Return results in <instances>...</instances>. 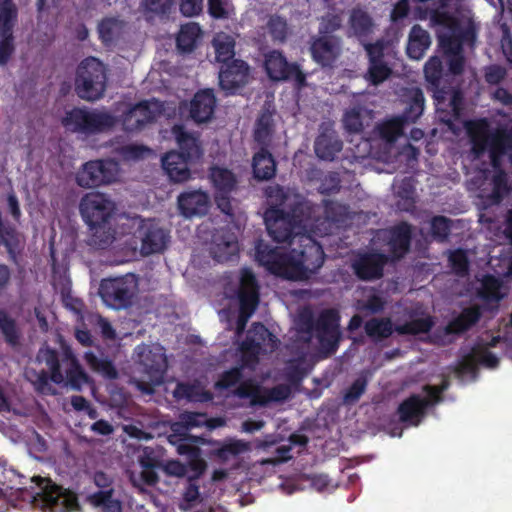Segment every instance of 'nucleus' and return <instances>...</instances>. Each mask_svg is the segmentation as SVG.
<instances>
[{
	"mask_svg": "<svg viewBox=\"0 0 512 512\" xmlns=\"http://www.w3.org/2000/svg\"><path fill=\"white\" fill-rule=\"evenodd\" d=\"M272 205L264 213V222L271 238L277 243L291 244L294 238L311 226L312 207L305 201L287 203L289 197L281 187L268 192Z\"/></svg>",
	"mask_w": 512,
	"mask_h": 512,
	"instance_id": "f257e3e1",
	"label": "nucleus"
},
{
	"mask_svg": "<svg viewBox=\"0 0 512 512\" xmlns=\"http://www.w3.org/2000/svg\"><path fill=\"white\" fill-rule=\"evenodd\" d=\"M116 210L115 202L101 192H89L80 200L79 211L91 233V242L99 248H106L113 242L111 221Z\"/></svg>",
	"mask_w": 512,
	"mask_h": 512,
	"instance_id": "f03ea898",
	"label": "nucleus"
},
{
	"mask_svg": "<svg viewBox=\"0 0 512 512\" xmlns=\"http://www.w3.org/2000/svg\"><path fill=\"white\" fill-rule=\"evenodd\" d=\"M172 134L179 151H170L162 158V167L170 180L182 183L190 179L189 165L196 163L203 156V149L198 137L186 131L181 124L172 127Z\"/></svg>",
	"mask_w": 512,
	"mask_h": 512,
	"instance_id": "7ed1b4c3",
	"label": "nucleus"
},
{
	"mask_svg": "<svg viewBox=\"0 0 512 512\" xmlns=\"http://www.w3.org/2000/svg\"><path fill=\"white\" fill-rule=\"evenodd\" d=\"M424 75L428 84L427 89L432 97L437 111L448 112L454 117L460 115L463 104V94L457 87L443 80V64L438 56H432L424 65Z\"/></svg>",
	"mask_w": 512,
	"mask_h": 512,
	"instance_id": "20e7f679",
	"label": "nucleus"
},
{
	"mask_svg": "<svg viewBox=\"0 0 512 512\" xmlns=\"http://www.w3.org/2000/svg\"><path fill=\"white\" fill-rule=\"evenodd\" d=\"M117 123L116 117L107 111L74 107L66 111L61 120L69 132L84 136H94L111 130Z\"/></svg>",
	"mask_w": 512,
	"mask_h": 512,
	"instance_id": "39448f33",
	"label": "nucleus"
},
{
	"mask_svg": "<svg viewBox=\"0 0 512 512\" xmlns=\"http://www.w3.org/2000/svg\"><path fill=\"white\" fill-rule=\"evenodd\" d=\"M106 82V68L101 61L95 57L81 61L75 78V90L80 98L88 101L100 99L106 90Z\"/></svg>",
	"mask_w": 512,
	"mask_h": 512,
	"instance_id": "423d86ee",
	"label": "nucleus"
},
{
	"mask_svg": "<svg viewBox=\"0 0 512 512\" xmlns=\"http://www.w3.org/2000/svg\"><path fill=\"white\" fill-rule=\"evenodd\" d=\"M139 364L142 371L147 375L148 382L139 381L138 388L146 393H152L153 387L164 381L168 368V361L164 347L160 345H139L136 348Z\"/></svg>",
	"mask_w": 512,
	"mask_h": 512,
	"instance_id": "0eeeda50",
	"label": "nucleus"
},
{
	"mask_svg": "<svg viewBox=\"0 0 512 512\" xmlns=\"http://www.w3.org/2000/svg\"><path fill=\"white\" fill-rule=\"evenodd\" d=\"M119 164L113 159H97L85 162L76 173V183L82 188H94L116 181Z\"/></svg>",
	"mask_w": 512,
	"mask_h": 512,
	"instance_id": "6e6552de",
	"label": "nucleus"
},
{
	"mask_svg": "<svg viewBox=\"0 0 512 512\" xmlns=\"http://www.w3.org/2000/svg\"><path fill=\"white\" fill-rule=\"evenodd\" d=\"M260 286L257 278L250 268H242L238 287L239 316L237 331L245 329L247 321L253 315L260 301Z\"/></svg>",
	"mask_w": 512,
	"mask_h": 512,
	"instance_id": "1a4fd4ad",
	"label": "nucleus"
},
{
	"mask_svg": "<svg viewBox=\"0 0 512 512\" xmlns=\"http://www.w3.org/2000/svg\"><path fill=\"white\" fill-rule=\"evenodd\" d=\"M137 283L134 276L103 279L99 287V295L103 302L116 310L131 306L135 296Z\"/></svg>",
	"mask_w": 512,
	"mask_h": 512,
	"instance_id": "9d476101",
	"label": "nucleus"
},
{
	"mask_svg": "<svg viewBox=\"0 0 512 512\" xmlns=\"http://www.w3.org/2000/svg\"><path fill=\"white\" fill-rule=\"evenodd\" d=\"M389 261L388 254L376 250L359 251L353 255L350 267L358 280L373 282L384 277V269Z\"/></svg>",
	"mask_w": 512,
	"mask_h": 512,
	"instance_id": "9b49d317",
	"label": "nucleus"
},
{
	"mask_svg": "<svg viewBox=\"0 0 512 512\" xmlns=\"http://www.w3.org/2000/svg\"><path fill=\"white\" fill-rule=\"evenodd\" d=\"M37 361L44 363L50 371V374L46 370L39 372L31 370L28 372V378L34 384L37 391L41 393L51 392L49 381L55 384H62L64 382L60 357L55 349L49 347L41 348L37 354Z\"/></svg>",
	"mask_w": 512,
	"mask_h": 512,
	"instance_id": "f8f14e48",
	"label": "nucleus"
},
{
	"mask_svg": "<svg viewBox=\"0 0 512 512\" xmlns=\"http://www.w3.org/2000/svg\"><path fill=\"white\" fill-rule=\"evenodd\" d=\"M264 67L272 81L293 80L297 88L306 85V75L302 72L300 66L297 63L288 62L283 53L278 50H272L265 55Z\"/></svg>",
	"mask_w": 512,
	"mask_h": 512,
	"instance_id": "ddd939ff",
	"label": "nucleus"
},
{
	"mask_svg": "<svg viewBox=\"0 0 512 512\" xmlns=\"http://www.w3.org/2000/svg\"><path fill=\"white\" fill-rule=\"evenodd\" d=\"M386 48L387 42L384 39L364 44V50L368 59V68L364 78L374 86L382 84L390 78L393 72L388 62L384 59Z\"/></svg>",
	"mask_w": 512,
	"mask_h": 512,
	"instance_id": "4468645a",
	"label": "nucleus"
},
{
	"mask_svg": "<svg viewBox=\"0 0 512 512\" xmlns=\"http://www.w3.org/2000/svg\"><path fill=\"white\" fill-rule=\"evenodd\" d=\"M141 241V253L145 256L162 253L170 241V233L155 219H142L136 231Z\"/></svg>",
	"mask_w": 512,
	"mask_h": 512,
	"instance_id": "2eb2a0df",
	"label": "nucleus"
},
{
	"mask_svg": "<svg viewBox=\"0 0 512 512\" xmlns=\"http://www.w3.org/2000/svg\"><path fill=\"white\" fill-rule=\"evenodd\" d=\"M209 179L215 188V203L226 215H232L231 193L237 185L236 175L228 168L212 166L209 169Z\"/></svg>",
	"mask_w": 512,
	"mask_h": 512,
	"instance_id": "dca6fc26",
	"label": "nucleus"
},
{
	"mask_svg": "<svg viewBox=\"0 0 512 512\" xmlns=\"http://www.w3.org/2000/svg\"><path fill=\"white\" fill-rule=\"evenodd\" d=\"M316 336L321 348L328 354H334L341 340L339 316L334 310L323 311L315 324Z\"/></svg>",
	"mask_w": 512,
	"mask_h": 512,
	"instance_id": "f3484780",
	"label": "nucleus"
},
{
	"mask_svg": "<svg viewBox=\"0 0 512 512\" xmlns=\"http://www.w3.org/2000/svg\"><path fill=\"white\" fill-rule=\"evenodd\" d=\"M249 78V66L240 59H234L221 66L219 84L227 94H234L245 86Z\"/></svg>",
	"mask_w": 512,
	"mask_h": 512,
	"instance_id": "a211bd4d",
	"label": "nucleus"
},
{
	"mask_svg": "<svg viewBox=\"0 0 512 512\" xmlns=\"http://www.w3.org/2000/svg\"><path fill=\"white\" fill-rule=\"evenodd\" d=\"M38 496L41 498L43 507L51 512H68L78 505L77 497L73 493L51 484L50 481H47Z\"/></svg>",
	"mask_w": 512,
	"mask_h": 512,
	"instance_id": "6ab92c4d",
	"label": "nucleus"
},
{
	"mask_svg": "<svg viewBox=\"0 0 512 512\" xmlns=\"http://www.w3.org/2000/svg\"><path fill=\"white\" fill-rule=\"evenodd\" d=\"M313 60L322 67H332L341 55V40L331 35L315 38L310 47Z\"/></svg>",
	"mask_w": 512,
	"mask_h": 512,
	"instance_id": "aec40b11",
	"label": "nucleus"
},
{
	"mask_svg": "<svg viewBox=\"0 0 512 512\" xmlns=\"http://www.w3.org/2000/svg\"><path fill=\"white\" fill-rule=\"evenodd\" d=\"M163 449L159 447H144L139 456L141 467V480L148 486H155L159 482L158 471L163 466Z\"/></svg>",
	"mask_w": 512,
	"mask_h": 512,
	"instance_id": "412c9836",
	"label": "nucleus"
},
{
	"mask_svg": "<svg viewBox=\"0 0 512 512\" xmlns=\"http://www.w3.org/2000/svg\"><path fill=\"white\" fill-rule=\"evenodd\" d=\"M301 249L297 251L292 249V253L297 254L299 259L304 263L309 272L315 274L323 265L325 259V253L323 247L307 232L300 235L298 239Z\"/></svg>",
	"mask_w": 512,
	"mask_h": 512,
	"instance_id": "4be33fe9",
	"label": "nucleus"
},
{
	"mask_svg": "<svg viewBox=\"0 0 512 512\" xmlns=\"http://www.w3.org/2000/svg\"><path fill=\"white\" fill-rule=\"evenodd\" d=\"M155 120L156 112L151 108L149 102L141 101L123 113L122 126L126 132L132 133L142 130Z\"/></svg>",
	"mask_w": 512,
	"mask_h": 512,
	"instance_id": "5701e85b",
	"label": "nucleus"
},
{
	"mask_svg": "<svg viewBox=\"0 0 512 512\" xmlns=\"http://www.w3.org/2000/svg\"><path fill=\"white\" fill-rule=\"evenodd\" d=\"M429 406H431V402L428 398H423L418 394H412L403 400L397 408L400 422L418 426Z\"/></svg>",
	"mask_w": 512,
	"mask_h": 512,
	"instance_id": "b1692460",
	"label": "nucleus"
},
{
	"mask_svg": "<svg viewBox=\"0 0 512 512\" xmlns=\"http://www.w3.org/2000/svg\"><path fill=\"white\" fill-rule=\"evenodd\" d=\"M238 252V240L234 233L222 230L213 235L210 253L217 262L232 261Z\"/></svg>",
	"mask_w": 512,
	"mask_h": 512,
	"instance_id": "393cba45",
	"label": "nucleus"
},
{
	"mask_svg": "<svg viewBox=\"0 0 512 512\" xmlns=\"http://www.w3.org/2000/svg\"><path fill=\"white\" fill-rule=\"evenodd\" d=\"M216 107V97L212 89H203L195 93L190 102V117L200 124L212 119Z\"/></svg>",
	"mask_w": 512,
	"mask_h": 512,
	"instance_id": "a878e982",
	"label": "nucleus"
},
{
	"mask_svg": "<svg viewBox=\"0 0 512 512\" xmlns=\"http://www.w3.org/2000/svg\"><path fill=\"white\" fill-rule=\"evenodd\" d=\"M61 368L64 367V381L74 390H80L88 382V375L69 347H66L60 358Z\"/></svg>",
	"mask_w": 512,
	"mask_h": 512,
	"instance_id": "bb28decb",
	"label": "nucleus"
},
{
	"mask_svg": "<svg viewBox=\"0 0 512 512\" xmlns=\"http://www.w3.org/2000/svg\"><path fill=\"white\" fill-rule=\"evenodd\" d=\"M412 230L407 222H401L390 230L388 241L390 259L400 260L404 257L411 245Z\"/></svg>",
	"mask_w": 512,
	"mask_h": 512,
	"instance_id": "cd10ccee",
	"label": "nucleus"
},
{
	"mask_svg": "<svg viewBox=\"0 0 512 512\" xmlns=\"http://www.w3.org/2000/svg\"><path fill=\"white\" fill-rule=\"evenodd\" d=\"M343 148V142L334 130L325 129L320 132L314 142V152L320 160L334 161Z\"/></svg>",
	"mask_w": 512,
	"mask_h": 512,
	"instance_id": "c85d7f7f",
	"label": "nucleus"
},
{
	"mask_svg": "<svg viewBox=\"0 0 512 512\" xmlns=\"http://www.w3.org/2000/svg\"><path fill=\"white\" fill-rule=\"evenodd\" d=\"M209 203L208 194L200 190L185 192L178 196V207L185 217L205 215Z\"/></svg>",
	"mask_w": 512,
	"mask_h": 512,
	"instance_id": "c756f323",
	"label": "nucleus"
},
{
	"mask_svg": "<svg viewBox=\"0 0 512 512\" xmlns=\"http://www.w3.org/2000/svg\"><path fill=\"white\" fill-rule=\"evenodd\" d=\"M482 311L478 305L464 308L459 315L451 319L445 326L447 335H461L469 331L481 319Z\"/></svg>",
	"mask_w": 512,
	"mask_h": 512,
	"instance_id": "7c9ffc66",
	"label": "nucleus"
},
{
	"mask_svg": "<svg viewBox=\"0 0 512 512\" xmlns=\"http://www.w3.org/2000/svg\"><path fill=\"white\" fill-rule=\"evenodd\" d=\"M214 446L215 447L211 450V456L220 463H226L251 450L249 442L236 438H227L223 441H217Z\"/></svg>",
	"mask_w": 512,
	"mask_h": 512,
	"instance_id": "2f4dec72",
	"label": "nucleus"
},
{
	"mask_svg": "<svg viewBox=\"0 0 512 512\" xmlns=\"http://www.w3.org/2000/svg\"><path fill=\"white\" fill-rule=\"evenodd\" d=\"M272 336V333L263 323H253L247 333L246 339L241 344V349L243 352L251 353L253 359L256 361L258 354L262 350V346L267 340H271Z\"/></svg>",
	"mask_w": 512,
	"mask_h": 512,
	"instance_id": "473e14b6",
	"label": "nucleus"
},
{
	"mask_svg": "<svg viewBox=\"0 0 512 512\" xmlns=\"http://www.w3.org/2000/svg\"><path fill=\"white\" fill-rule=\"evenodd\" d=\"M256 260L269 272L275 274L287 252L279 247H271L269 244L259 240L255 247Z\"/></svg>",
	"mask_w": 512,
	"mask_h": 512,
	"instance_id": "72a5a7b5",
	"label": "nucleus"
},
{
	"mask_svg": "<svg viewBox=\"0 0 512 512\" xmlns=\"http://www.w3.org/2000/svg\"><path fill=\"white\" fill-rule=\"evenodd\" d=\"M294 253H286L280 264V269L275 275L293 281L308 280L312 274L309 272L304 263L293 255Z\"/></svg>",
	"mask_w": 512,
	"mask_h": 512,
	"instance_id": "f704fd0d",
	"label": "nucleus"
},
{
	"mask_svg": "<svg viewBox=\"0 0 512 512\" xmlns=\"http://www.w3.org/2000/svg\"><path fill=\"white\" fill-rule=\"evenodd\" d=\"M274 130L273 113L269 110L262 111L255 122L253 131V139L260 146V149H264V147L269 149Z\"/></svg>",
	"mask_w": 512,
	"mask_h": 512,
	"instance_id": "c9c22d12",
	"label": "nucleus"
},
{
	"mask_svg": "<svg viewBox=\"0 0 512 512\" xmlns=\"http://www.w3.org/2000/svg\"><path fill=\"white\" fill-rule=\"evenodd\" d=\"M349 26L352 34L363 47L365 43H369L368 39L373 32L374 23L367 12L361 9H353L349 18Z\"/></svg>",
	"mask_w": 512,
	"mask_h": 512,
	"instance_id": "e433bc0d",
	"label": "nucleus"
},
{
	"mask_svg": "<svg viewBox=\"0 0 512 512\" xmlns=\"http://www.w3.org/2000/svg\"><path fill=\"white\" fill-rule=\"evenodd\" d=\"M431 44L429 33L420 25L415 24L409 33L407 55L414 60L421 59Z\"/></svg>",
	"mask_w": 512,
	"mask_h": 512,
	"instance_id": "4c0bfd02",
	"label": "nucleus"
},
{
	"mask_svg": "<svg viewBox=\"0 0 512 512\" xmlns=\"http://www.w3.org/2000/svg\"><path fill=\"white\" fill-rule=\"evenodd\" d=\"M252 170L257 180H270L276 174V161L269 149H259L253 156Z\"/></svg>",
	"mask_w": 512,
	"mask_h": 512,
	"instance_id": "58836bf2",
	"label": "nucleus"
},
{
	"mask_svg": "<svg viewBox=\"0 0 512 512\" xmlns=\"http://www.w3.org/2000/svg\"><path fill=\"white\" fill-rule=\"evenodd\" d=\"M115 489L96 491L87 496L90 505L101 508L102 512H123L122 502L114 497Z\"/></svg>",
	"mask_w": 512,
	"mask_h": 512,
	"instance_id": "ea45409f",
	"label": "nucleus"
},
{
	"mask_svg": "<svg viewBox=\"0 0 512 512\" xmlns=\"http://www.w3.org/2000/svg\"><path fill=\"white\" fill-rule=\"evenodd\" d=\"M201 35L200 26L196 23L182 25L176 38L177 49L182 53H190Z\"/></svg>",
	"mask_w": 512,
	"mask_h": 512,
	"instance_id": "a19ab883",
	"label": "nucleus"
},
{
	"mask_svg": "<svg viewBox=\"0 0 512 512\" xmlns=\"http://www.w3.org/2000/svg\"><path fill=\"white\" fill-rule=\"evenodd\" d=\"M366 335L374 341L389 338L395 328L390 318H371L364 324Z\"/></svg>",
	"mask_w": 512,
	"mask_h": 512,
	"instance_id": "79ce46f5",
	"label": "nucleus"
},
{
	"mask_svg": "<svg viewBox=\"0 0 512 512\" xmlns=\"http://www.w3.org/2000/svg\"><path fill=\"white\" fill-rule=\"evenodd\" d=\"M125 22L117 17H106L98 24L99 38L105 45L111 44L123 32Z\"/></svg>",
	"mask_w": 512,
	"mask_h": 512,
	"instance_id": "37998d69",
	"label": "nucleus"
},
{
	"mask_svg": "<svg viewBox=\"0 0 512 512\" xmlns=\"http://www.w3.org/2000/svg\"><path fill=\"white\" fill-rule=\"evenodd\" d=\"M425 98L422 90L415 89L402 115L399 118L405 123H415L423 114Z\"/></svg>",
	"mask_w": 512,
	"mask_h": 512,
	"instance_id": "c03bdc74",
	"label": "nucleus"
},
{
	"mask_svg": "<svg viewBox=\"0 0 512 512\" xmlns=\"http://www.w3.org/2000/svg\"><path fill=\"white\" fill-rule=\"evenodd\" d=\"M0 332L8 345L11 347L19 345L21 333L16 320L4 309H0Z\"/></svg>",
	"mask_w": 512,
	"mask_h": 512,
	"instance_id": "a18cd8bd",
	"label": "nucleus"
},
{
	"mask_svg": "<svg viewBox=\"0 0 512 512\" xmlns=\"http://www.w3.org/2000/svg\"><path fill=\"white\" fill-rule=\"evenodd\" d=\"M18 9L13 0H0V33H13Z\"/></svg>",
	"mask_w": 512,
	"mask_h": 512,
	"instance_id": "49530a36",
	"label": "nucleus"
},
{
	"mask_svg": "<svg viewBox=\"0 0 512 512\" xmlns=\"http://www.w3.org/2000/svg\"><path fill=\"white\" fill-rule=\"evenodd\" d=\"M216 60L222 64L234 60L235 40L226 34L218 35L213 39Z\"/></svg>",
	"mask_w": 512,
	"mask_h": 512,
	"instance_id": "de8ad7c7",
	"label": "nucleus"
},
{
	"mask_svg": "<svg viewBox=\"0 0 512 512\" xmlns=\"http://www.w3.org/2000/svg\"><path fill=\"white\" fill-rule=\"evenodd\" d=\"M434 326V320L431 316L412 319L404 324L395 326V332L399 335H418L431 331Z\"/></svg>",
	"mask_w": 512,
	"mask_h": 512,
	"instance_id": "09e8293b",
	"label": "nucleus"
},
{
	"mask_svg": "<svg viewBox=\"0 0 512 512\" xmlns=\"http://www.w3.org/2000/svg\"><path fill=\"white\" fill-rule=\"evenodd\" d=\"M491 199L494 203H500L503 198L510 192L508 184V174L502 168L495 171L492 177Z\"/></svg>",
	"mask_w": 512,
	"mask_h": 512,
	"instance_id": "8fccbe9b",
	"label": "nucleus"
},
{
	"mask_svg": "<svg viewBox=\"0 0 512 512\" xmlns=\"http://www.w3.org/2000/svg\"><path fill=\"white\" fill-rule=\"evenodd\" d=\"M405 123L398 117L390 119L378 127L382 139L393 142L404 133Z\"/></svg>",
	"mask_w": 512,
	"mask_h": 512,
	"instance_id": "3c124183",
	"label": "nucleus"
},
{
	"mask_svg": "<svg viewBox=\"0 0 512 512\" xmlns=\"http://www.w3.org/2000/svg\"><path fill=\"white\" fill-rule=\"evenodd\" d=\"M448 262L452 271L458 276H466L469 272V259L464 249L450 251Z\"/></svg>",
	"mask_w": 512,
	"mask_h": 512,
	"instance_id": "603ef678",
	"label": "nucleus"
},
{
	"mask_svg": "<svg viewBox=\"0 0 512 512\" xmlns=\"http://www.w3.org/2000/svg\"><path fill=\"white\" fill-rule=\"evenodd\" d=\"M364 110L361 107H353L347 110L343 116V126L349 133L362 132Z\"/></svg>",
	"mask_w": 512,
	"mask_h": 512,
	"instance_id": "864d4df0",
	"label": "nucleus"
},
{
	"mask_svg": "<svg viewBox=\"0 0 512 512\" xmlns=\"http://www.w3.org/2000/svg\"><path fill=\"white\" fill-rule=\"evenodd\" d=\"M268 34L273 42L283 43L288 35V25L284 18L273 15L267 23Z\"/></svg>",
	"mask_w": 512,
	"mask_h": 512,
	"instance_id": "5fc2aeb1",
	"label": "nucleus"
},
{
	"mask_svg": "<svg viewBox=\"0 0 512 512\" xmlns=\"http://www.w3.org/2000/svg\"><path fill=\"white\" fill-rule=\"evenodd\" d=\"M243 378V365L232 367L222 372L215 383V388L227 390L238 384Z\"/></svg>",
	"mask_w": 512,
	"mask_h": 512,
	"instance_id": "6e6d98bb",
	"label": "nucleus"
},
{
	"mask_svg": "<svg viewBox=\"0 0 512 512\" xmlns=\"http://www.w3.org/2000/svg\"><path fill=\"white\" fill-rule=\"evenodd\" d=\"M451 227V219L442 215L434 216L431 220V235L438 242H444L449 237Z\"/></svg>",
	"mask_w": 512,
	"mask_h": 512,
	"instance_id": "4d7b16f0",
	"label": "nucleus"
},
{
	"mask_svg": "<svg viewBox=\"0 0 512 512\" xmlns=\"http://www.w3.org/2000/svg\"><path fill=\"white\" fill-rule=\"evenodd\" d=\"M233 394L241 399H251L252 405H260L262 391L252 380L240 381Z\"/></svg>",
	"mask_w": 512,
	"mask_h": 512,
	"instance_id": "13d9d810",
	"label": "nucleus"
},
{
	"mask_svg": "<svg viewBox=\"0 0 512 512\" xmlns=\"http://www.w3.org/2000/svg\"><path fill=\"white\" fill-rule=\"evenodd\" d=\"M200 499L199 485L193 477L188 478L187 485L182 493V501L179 504L181 510H190Z\"/></svg>",
	"mask_w": 512,
	"mask_h": 512,
	"instance_id": "bf43d9fd",
	"label": "nucleus"
},
{
	"mask_svg": "<svg viewBox=\"0 0 512 512\" xmlns=\"http://www.w3.org/2000/svg\"><path fill=\"white\" fill-rule=\"evenodd\" d=\"M178 452L180 454L190 452L191 459L189 460V468L194 472V476H192L195 480L205 472L207 468L206 462L199 456L198 449L195 447H190L188 445H179Z\"/></svg>",
	"mask_w": 512,
	"mask_h": 512,
	"instance_id": "052dcab7",
	"label": "nucleus"
},
{
	"mask_svg": "<svg viewBox=\"0 0 512 512\" xmlns=\"http://www.w3.org/2000/svg\"><path fill=\"white\" fill-rule=\"evenodd\" d=\"M290 395L288 386L280 384L270 389H265L261 393V400L258 401L260 406H265L270 402H281L286 400Z\"/></svg>",
	"mask_w": 512,
	"mask_h": 512,
	"instance_id": "680f3d73",
	"label": "nucleus"
},
{
	"mask_svg": "<svg viewBox=\"0 0 512 512\" xmlns=\"http://www.w3.org/2000/svg\"><path fill=\"white\" fill-rule=\"evenodd\" d=\"M174 0H144L142 2L145 14L153 16H166L171 12Z\"/></svg>",
	"mask_w": 512,
	"mask_h": 512,
	"instance_id": "e2e57ef3",
	"label": "nucleus"
},
{
	"mask_svg": "<svg viewBox=\"0 0 512 512\" xmlns=\"http://www.w3.org/2000/svg\"><path fill=\"white\" fill-rule=\"evenodd\" d=\"M368 381L366 377L360 376L353 381L349 388L343 395V402L345 404L356 403L367 389Z\"/></svg>",
	"mask_w": 512,
	"mask_h": 512,
	"instance_id": "0e129e2a",
	"label": "nucleus"
},
{
	"mask_svg": "<svg viewBox=\"0 0 512 512\" xmlns=\"http://www.w3.org/2000/svg\"><path fill=\"white\" fill-rule=\"evenodd\" d=\"M439 45L445 56L463 53V39L460 36H441L439 39Z\"/></svg>",
	"mask_w": 512,
	"mask_h": 512,
	"instance_id": "69168bd1",
	"label": "nucleus"
},
{
	"mask_svg": "<svg viewBox=\"0 0 512 512\" xmlns=\"http://www.w3.org/2000/svg\"><path fill=\"white\" fill-rule=\"evenodd\" d=\"M14 51L13 33H0V65H6Z\"/></svg>",
	"mask_w": 512,
	"mask_h": 512,
	"instance_id": "338daca9",
	"label": "nucleus"
},
{
	"mask_svg": "<svg viewBox=\"0 0 512 512\" xmlns=\"http://www.w3.org/2000/svg\"><path fill=\"white\" fill-rule=\"evenodd\" d=\"M507 76L505 67L497 64L489 65L485 68L484 78L489 85L500 84Z\"/></svg>",
	"mask_w": 512,
	"mask_h": 512,
	"instance_id": "774afa93",
	"label": "nucleus"
}]
</instances>
